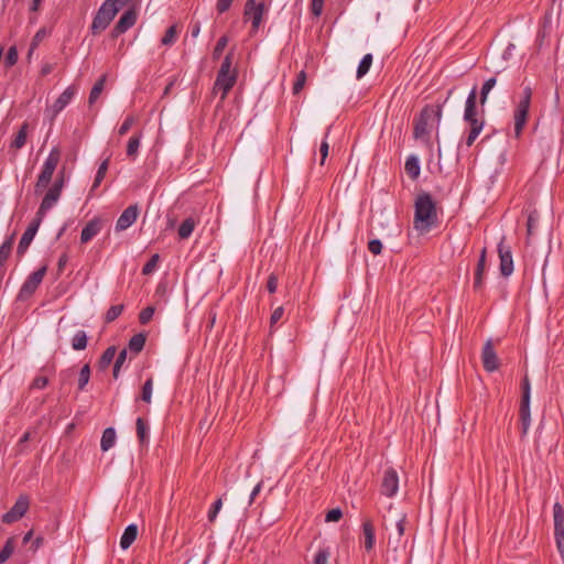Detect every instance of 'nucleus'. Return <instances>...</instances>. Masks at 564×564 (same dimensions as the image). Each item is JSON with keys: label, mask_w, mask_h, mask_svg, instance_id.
I'll return each instance as SVG.
<instances>
[{"label": "nucleus", "mask_w": 564, "mask_h": 564, "mask_svg": "<svg viewBox=\"0 0 564 564\" xmlns=\"http://www.w3.org/2000/svg\"><path fill=\"white\" fill-rule=\"evenodd\" d=\"M438 223L436 204L427 192L417 194L414 202V229L421 234L429 232Z\"/></svg>", "instance_id": "f257e3e1"}, {"label": "nucleus", "mask_w": 564, "mask_h": 564, "mask_svg": "<svg viewBox=\"0 0 564 564\" xmlns=\"http://www.w3.org/2000/svg\"><path fill=\"white\" fill-rule=\"evenodd\" d=\"M443 115V106H425L414 121L413 137L430 144L433 130L438 131Z\"/></svg>", "instance_id": "f03ea898"}, {"label": "nucleus", "mask_w": 564, "mask_h": 564, "mask_svg": "<svg viewBox=\"0 0 564 564\" xmlns=\"http://www.w3.org/2000/svg\"><path fill=\"white\" fill-rule=\"evenodd\" d=\"M477 87L474 86L469 91L464 110V121L470 126L468 135L466 137L465 143L469 148L474 144L484 129L485 122L477 118Z\"/></svg>", "instance_id": "7ed1b4c3"}, {"label": "nucleus", "mask_w": 564, "mask_h": 564, "mask_svg": "<svg viewBox=\"0 0 564 564\" xmlns=\"http://www.w3.org/2000/svg\"><path fill=\"white\" fill-rule=\"evenodd\" d=\"M532 89L530 86H525L522 90V96L517 104L513 112L514 119V137L518 139L521 137L523 128L528 121L529 110L531 106Z\"/></svg>", "instance_id": "20e7f679"}, {"label": "nucleus", "mask_w": 564, "mask_h": 564, "mask_svg": "<svg viewBox=\"0 0 564 564\" xmlns=\"http://www.w3.org/2000/svg\"><path fill=\"white\" fill-rule=\"evenodd\" d=\"M61 152L57 148H53L45 159L42 171L37 177L35 184V193L40 194L44 188L48 186L52 181L53 174L59 163Z\"/></svg>", "instance_id": "39448f33"}, {"label": "nucleus", "mask_w": 564, "mask_h": 564, "mask_svg": "<svg viewBox=\"0 0 564 564\" xmlns=\"http://www.w3.org/2000/svg\"><path fill=\"white\" fill-rule=\"evenodd\" d=\"M522 398L519 409L521 434L527 435L531 425V412H530V400H531V383L525 375L521 383Z\"/></svg>", "instance_id": "423d86ee"}, {"label": "nucleus", "mask_w": 564, "mask_h": 564, "mask_svg": "<svg viewBox=\"0 0 564 564\" xmlns=\"http://www.w3.org/2000/svg\"><path fill=\"white\" fill-rule=\"evenodd\" d=\"M63 187L64 180L63 176H61L53 183V185L45 193L35 217H37L41 220L44 219L47 212H50L59 200Z\"/></svg>", "instance_id": "0eeeda50"}, {"label": "nucleus", "mask_w": 564, "mask_h": 564, "mask_svg": "<svg viewBox=\"0 0 564 564\" xmlns=\"http://www.w3.org/2000/svg\"><path fill=\"white\" fill-rule=\"evenodd\" d=\"M117 13V8L113 7L112 2L106 0L93 20L91 32L97 34L106 30Z\"/></svg>", "instance_id": "6e6552de"}, {"label": "nucleus", "mask_w": 564, "mask_h": 564, "mask_svg": "<svg viewBox=\"0 0 564 564\" xmlns=\"http://www.w3.org/2000/svg\"><path fill=\"white\" fill-rule=\"evenodd\" d=\"M78 89L75 85L68 86L54 101L53 105L46 107L45 116L51 121H54L56 116L72 101Z\"/></svg>", "instance_id": "1a4fd4ad"}, {"label": "nucleus", "mask_w": 564, "mask_h": 564, "mask_svg": "<svg viewBox=\"0 0 564 564\" xmlns=\"http://www.w3.org/2000/svg\"><path fill=\"white\" fill-rule=\"evenodd\" d=\"M46 270H47V267L43 265L40 269H37L36 271H34L25 280V282L23 283V285L21 286V290L19 292L20 299L24 300V299L31 296L35 292V290L41 284L42 280L46 273Z\"/></svg>", "instance_id": "9d476101"}, {"label": "nucleus", "mask_w": 564, "mask_h": 564, "mask_svg": "<svg viewBox=\"0 0 564 564\" xmlns=\"http://www.w3.org/2000/svg\"><path fill=\"white\" fill-rule=\"evenodd\" d=\"M30 506V500L28 496L21 495L13 507L2 516V521L4 523H13L21 519L28 511Z\"/></svg>", "instance_id": "9b49d317"}, {"label": "nucleus", "mask_w": 564, "mask_h": 564, "mask_svg": "<svg viewBox=\"0 0 564 564\" xmlns=\"http://www.w3.org/2000/svg\"><path fill=\"white\" fill-rule=\"evenodd\" d=\"M498 254L500 259V273L502 276L508 278L513 272V259L510 248L505 246V237L498 243Z\"/></svg>", "instance_id": "f8f14e48"}, {"label": "nucleus", "mask_w": 564, "mask_h": 564, "mask_svg": "<svg viewBox=\"0 0 564 564\" xmlns=\"http://www.w3.org/2000/svg\"><path fill=\"white\" fill-rule=\"evenodd\" d=\"M399 490L398 473L393 468H387L383 473L381 482V494L387 497H393Z\"/></svg>", "instance_id": "ddd939ff"}, {"label": "nucleus", "mask_w": 564, "mask_h": 564, "mask_svg": "<svg viewBox=\"0 0 564 564\" xmlns=\"http://www.w3.org/2000/svg\"><path fill=\"white\" fill-rule=\"evenodd\" d=\"M481 360L484 369L488 372H494L499 368L498 356L495 351L491 339H488L482 347Z\"/></svg>", "instance_id": "4468645a"}, {"label": "nucleus", "mask_w": 564, "mask_h": 564, "mask_svg": "<svg viewBox=\"0 0 564 564\" xmlns=\"http://www.w3.org/2000/svg\"><path fill=\"white\" fill-rule=\"evenodd\" d=\"M235 83L236 74H218L214 85V93H220V100H225L228 91L232 88Z\"/></svg>", "instance_id": "2eb2a0df"}, {"label": "nucleus", "mask_w": 564, "mask_h": 564, "mask_svg": "<svg viewBox=\"0 0 564 564\" xmlns=\"http://www.w3.org/2000/svg\"><path fill=\"white\" fill-rule=\"evenodd\" d=\"M138 215L139 208L137 205H131L128 208H126L116 223V230L123 231L128 229L132 224H134V221L138 218Z\"/></svg>", "instance_id": "dca6fc26"}, {"label": "nucleus", "mask_w": 564, "mask_h": 564, "mask_svg": "<svg viewBox=\"0 0 564 564\" xmlns=\"http://www.w3.org/2000/svg\"><path fill=\"white\" fill-rule=\"evenodd\" d=\"M43 220L35 217L32 223L29 225L24 234L22 235L19 246H18V252L24 253L29 246L31 245L32 240L34 239L39 227Z\"/></svg>", "instance_id": "f3484780"}, {"label": "nucleus", "mask_w": 564, "mask_h": 564, "mask_svg": "<svg viewBox=\"0 0 564 564\" xmlns=\"http://www.w3.org/2000/svg\"><path fill=\"white\" fill-rule=\"evenodd\" d=\"M245 15L251 20L253 29H258L262 21L263 4L257 3L256 0H247Z\"/></svg>", "instance_id": "a211bd4d"}, {"label": "nucleus", "mask_w": 564, "mask_h": 564, "mask_svg": "<svg viewBox=\"0 0 564 564\" xmlns=\"http://www.w3.org/2000/svg\"><path fill=\"white\" fill-rule=\"evenodd\" d=\"M137 21V14L133 10L126 11L117 22L112 35L118 36L134 25Z\"/></svg>", "instance_id": "6ab92c4d"}, {"label": "nucleus", "mask_w": 564, "mask_h": 564, "mask_svg": "<svg viewBox=\"0 0 564 564\" xmlns=\"http://www.w3.org/2000/svg\"><path fill=\"white\" fill-rule=\"evenodd\" d=\"M486 261H487V249L482 248L480 251V256L476 265L475 270V276H474V290L480 291L484 286V274L486 269Z\"/></svg>", "instance_id": "aec40b11"}, {"label": "nucleus", "mask_w": 564, "mask_h": 564, "mask_svg": "<svg viewBox=\"0 0 564 564\" xmlns=\"http://www.w3.org/2000/svg\"><path fill=\"white\" fill-rule=\"evenodd\" d=\"M101 230V223L99 219L90 220L82 230L80 241L82 243H86L91 240Z\"/></svg>", "instance_id": "412c9836"}, {"label": "nucleus", "mask_w": 564, "mask_h": 564, "mask_svg": "<svg viewBox=\"0 0 564 564\" xmlns=\"http://www.w3.org/2000/svg\"><path fill=\"white\" fill-rule=\"evenodd\" d=\"M404 170L411 180H416L421 173L420 160L412 154L406 158Z\"/></svg>", "instance_id": "4be33fe9"}, {"label": "nucleus", "mask_w": 564, "mask_h": 564, "mask_svg": "<svg viewBox=\"0 0 564 564\" xmlns=\"http://www.w3.org/2000/svg\"><path fill=\"white\" fill-rule=\"evenodd\" d=\"M137 535H138V527H137V524H129L124 529V531H123V533L121 535L120 546L123 550H127L135 541Z\"/></svg>", "instance_id": "5701e85b"}, {"label": "nucleus", "mask_w": 564, "mask_h": 564, "mask_svg": "<svg viewBox=\"0 0 564 564\" xmlns=\"http://www.w3.org/2000/svg\"><path fill=\"white\" fill-rule=\"evenodd\" d=\"M362 533L365 536V549L371 551L376 542L375 528L371 521L367 520L362 523Z\"/></svg>", "instance_id": "b1692460"}, {"label": "nucleus", "mask_w": 564, "mask_h": 564, "mask_svg": "<svg viewBox=\"0 0 564 564\" xmlns=\"http://www.w3.org/2000/svg\"><path fill=\"white\" fill-rule=\"evenodd\" d=\"M116 431L113 427H107L101 436L100 447L104 452L109 451L116 443Z\"/></svg>", "instance_id": "393cba45"}, {"label": "nucleus", "mask_w": 564, "mask_h": 564, "mask_svg": "<svg viewBox=\"0 0 564 564\" xmlns=\"http://www.w3.org/2000/svg\"><path fill=\"white\" fill-rule=\"evenodd\" d=\"M553 517L554 532L564 531V509L558 502H555L553 506Z\"/></svg>", "instance_id": "a878e982"}, {"label": "nucleus", "mask_w": 564, "mask_h": 564, "mask_svg": "<svg viewBox=\"0 0 564 564\" xmlns=\"http://www.w3.org/2000/svg\"><path fill=\"white\" fill-rule=\"evenodd\" d=\"M372 54L368 53L366 54L361 61L358 64L357 72H356V78L361 79L370 69L372 65Z\"/></svg>", "instance_id": "bb28decb"}, {"label": "nucleus", "mask_w": 564, "mask_h": 564, "mask_svg": "<svg viewBox=\"0 0 564 564\" xmlns=\"http://www.w3.org/2000/svg\"><path fill=\"white\" fill-rule=\"evenodd\" d=\"M137 435L142 445L148 444L149 442V426L143 421V419L138 417L135 421Z\"/></svg>", "instance_id": "cd10ccee"}, {"label": "nucleus", "mask_w": 564, "mask_h": 564, "mask_svg": "<svg viewBox=\"0 0 564 564\" xmlns=\"http://www.w3.org/2000/svg\"><path fill=\"white\" fill-rule=\"evenodd\" d=\"M195 226V220L192 217L186 218L178 227L180 238L187 239L193 234Z\"/></svg>", "instance_id": "c85d7f7f"}, {"label": "nucleus", "mask_w": 564, "mask_h": 564, "mask_svg": "<svg viewBox=\"0 0 564 564\" xmlns=\"http://www.w3.org/2000/svg\"><path fill=\"white\" fill-rule=\"evenodd\" d=\"M144 345H145V336L143 334H137L130 339L129 349L134 355H138L143 349Z\"/></svg>", "instance_id": "c756f323"}, {"label": "nucleus", "mask_w": 564, "mask_h": 564, "mask_svg": "<svg viewBox=\"0 0 564 564\" xmlns=\"http://www.w3.org/2000/svg\"><path fill=\"white\" fill-rule=\"evenodd\" d=\"M28 135V124L24 123L11 143V148L19 150L24 147Z\"/></svg>", "instance_id": "7c9ffc66"}, {"label": "nucleus", "mask_w": 564, "mask_h": 564, "mask_svg": "<svg viewBox=\"0 0 564 564\" xmlns=\"http://www.w3.org/2000/svg\"><path fill=\"white\" fill-rule=\"evenodd\" d=\"M178 32L180 31L176 25L170 26L161 40L162 45H165V46L173 45L177 40Z\"/></svg>", "instance_id": "2f4dec72"}, {"label": "nucleus", "mask_w": 564, "mask_h": 564, "mask_svg": "<svg viewBox=\"0 0 564 564\" xmlns=\"http://www.w3.org/2000/svg\"><path fill=\"white\" fill-rule=\"evenodd\" d=\"M87 346V335L84 330H78L72 340V347L75 350H83Z\"/></svg>", "instance_id": "473e14b6"}, {"label": "nucleus", "mask_w": 564, "mask_h": 564, "mask_svg": "<svg viewBox=\"0 0 564 564\" xmlns=\"http://www.w3.org/2000/svg\"><path fill=\"white\" fill-rule=\"evenodd\" d=\"M14 539L10 538L0 552V564L6 563L14 552Z\"/></svg>", "instance_id": "72a5a7b5"}, {"label": "nucleus", "mask_w": 564, "mask_h": 564, "mask_svg": "<svg viewBox=\"0 0 564 564\" xmlns=\"http://www.w3.org/2000/svg\"><path fill=\"white\" fill-rule=\"evenodd\" d=\"M106 83V75L101 76L100 79L94 85L89 95V104H94L100 96Z\"/></svg>", "instance_id": "f704fd0d"}, {"label": "nucleus", "mask_w": 564, "mask_h": 564, "mask_svg": "<svg viewBox=\"0 0 564 564\" xmlns=\"http://www.w3.org/2000/svg\"><path fill=\"white\" fill-rule=\"evenodd\" d=\"M13 243V237H10L7 241H4L0 246V268L2 269L4 262L10 256L11 249Z\"/></svg>", "instance_id": "c9c22d12"}, {"label": "nucleus", "mask_w": 564, "mask_h": 564, "mask_svg": "<svg viewBox=\"0 0 564 564\" xmlns=\"http://www.w3.org/2000/svg\"><path fill=\"white\" fill-rule=\"evenodd\" d=\"M108 165H109V160L108 159L105 160L104 162H101V164L99 165L97 174H96L95 180H94V184H93L91 191L97 188L100 185V183L102 182V180L105 178V175H106L107 170H108Z\"/></svg>", "instance_id": "e433bc0d"}, {"label": "nucleus", "mask_w": 564, "mask_h": 564, "mask_svg": "<svg viewBox=\"0 0 564 564\" xmlns=\"http://www.w3.org/2000/svg\"><path fill=\"white\" fill-rule=\"evenodd\" d=\"M141 135H133L129 139L127 144L128 156L134 158L140 148Z\"/></svg>", "instance_id": "4c0bfd02"}, {"label": "nucleus", "mask_w": 564, "mask_h": 564, "mask_svg": "<svg viewBox=\"0 0 564 564\" xmlns=\"http://www.w3.org/2000/svg\"><path fill=\"white\" fill-rule=\"evenodd\" d=\"M115 356H116V348L113 346L108 347L104 351V354H102V356L100 358V361H99L100 367L101 368H107L112 362Z\"/></svg>", "instance_id": "58836bf2"}, {"label": "nucleus", "mask_w": 564, "mask_h": 564, "mask_svg": "<svg viewBox=\"0 0 564 564\" xmlns=\"http://www.w3.org/2000/svg\"><path fill=\"white\" fill-rule=\"evenodd\" d=\"M89 378H90V368H89L88 365H85L80 369V372H79V378H78V388H79V390H84V388L89 382Z\"/></svg>", "instance_id": "ea45409f"}, {"label": "nucleus", "mask_w": 564, "mask_h": 564, "mask_svg": "<svg viewBox=\"0 0 564 564\" xmlns=\"http://www.w3.org/2000/svg\"><path fill=\"white\" fill-rule=\"evenodd\" d=\"M152 391H153V380H152V378H149L142 388L141 399L144 402L150 403L151 399H152Z\"/></svg>", "instance_id": "a19ab883"}, {"label": "nucleus", "mask_w": 564, "mask_h": 564, "mask_svg": "<svg viewBox=\"0 0 564 564\" xmlns=\"http://www.w3.org/2000/svg\"><path fill=\"white\" fill-rule=\"evenodd\" d=\"M123 311V305H112L106 313V321H115Z\"/></svg>", "instance_id": "79ce46f5"}, {"label": "nucleus", "mask_w": 564, "mask_h": 564, "mask_svg": "<svg viewBox=\"0 0 564 564\" xmlns=\"http://www.w3.org/2000/svg\"><path fill=\"white\" fill-rule=\"evenodd\" d=\"M343 518L340 508H334L325 514V522H338Z\"/></svg>", "instance_id": "37998d69"}, {"label": "nucleus", "mask_w": 564, "mask_h": 564, "mask_svg": "<svg viewBox=\"0 0 564 564\" xmlns=\"http://www.w3.org/2000/svg\"><path fill=\"white\" fill-rule=\"evenodd\" d=\"M153 314H154V307L153 306H148L145 307L144 310L141 311L140 315H139V321L141 324H148L151 318L153 317Z\"/></svg>", "instance_id": "c03bdc74"}, {"label": "nucleus", "mask_w": 564, "mask_h": 564, "mask_svg": "<svg viewBox=\"0 0 564 564\" xmlns=\"http://www.w3.org/2000/svg\"><path fill=\"white\" fill-rule=\"evenodd\" d=\"M158 262H159V254H153L151 257V259L144 264V267L142 269L143 274L152 273L155 270Z\"/></svg>", "instance_id": "a18cd8bd"}, {"label": "nucleus", "mask_w": 564, "mask_h": 564, "mask_svg": "<svg viewBox=\"0 0 564 564\" xmlns=\"http://www.w3.org/2000/svg\"><path fill=\"white\" fill-rule=\"evenodd\" d=\"M227 44H228L227 36H221L217 41V44H216V46L214 48V53H213L214 58H219V56L221 55V53L225 50V47L227 46Z\"/></svg>", "instance_id": "49530a36"}, {"label": "nucleus", "mask_w": 564, "mask_h": 564, "mask_svg": "<svg viewBox=\"0 0 564 564\" xmlns=\"http://www.w3.org/2000/svg\"><path fill=\"white\" fill-rule=\"evenodd\" d=\"M231 58H232L231 54H228L225 57V59L221 63L218 74H225V75L226 74H236L235 72H231V65H232Z\"/></svg>", "instance_id": "de8ad7c7"}, {"label": "nucleus", "mask_w": 564, "mask_h": 564, "mask_svg": "<svg viewBox=\"0 0 564 564\" xmlns=\"http://www.w3.org/2000/svg\"><path fill=\"white\" fill-rule=\"evenodd\" d=\"M554 538L556 541L557 551L561 554V557L564 562V531L554 532Z\"/></svg>", "instance_id": "09e8293b"}, {"label": "nucleus", "mask_w": 564, "mask_h": 564, "mask_svg": "<svg viewBox=\"0 0 564 564\" xmlns=\"http://www.w3.org/2000/svg\"><path fill=\"white\" fill-rule=\"evenodd\" d=\"M368 250L375 254V256H378L381 253L382 251V242L380 239H371L369 242H368Z\"/></svg>", "instance_id": "8fccbe9b"}, {"label": "nucleus", "mask_w": 564, "mask_h": 564, "mask_svg": "<svg viewBox=\"0 0 564 564\" xmlns=\"http://www.w3.org/2000/svg\"><path fill=\"white\" fill-rule=\"evenodd\" d=\"M305 80H306V75L305 73L302 70L297 75V78L293 85V93L296 95L299 94L302 88L304 87V84H305Z\"/></svg>", "instance_id": "3c124183"}, {"label": "nucleus", "mask_w": 564, "mask_h": 564, "mask_svg": "<svg viewBox=\"0 0 564 564\" xmlns=\"http://www.w3.org/2000/svg\"><path fill=\"white\" fill-rule=\"evenodd\" d=\"M134 121H135L134 117H132V116L127 117L126 120L123 121V123L118 129V133L120 135H124L130 130V128L133 126Z\"/></svg>", "instance_id": "603ef678"}, {"label": "nucleus", "mask_w": 564, "mask_h": 564, "mask_svg": "<svg viewBox=\"0 0 564 564\" xmlns=\"http://www.w3.org/2000/svg\"><path fill=\"white\" fill-rule=\"evenodd\" d=\"M18 61V51L14 46L10 47L8 53H7V57H6V64L7 66H12L17 63Z\"/></svg>", "instance_id": "864d4df0"}, {"label": "nucleus", "mask_w": 564, "mask_h": 564, "mask_svg": "<svg viewBox=\"0 0 564 564\" xmlns=\"http://www.w3.org/2000/svg\"><path fill=\"white\" fill-rule=\"evenodd\" d=\"M221 507H223V501H221V499L216 500V501H215V503H214V506H213V508H212V509L209 510V512H208V520H209L210 522H214V521H215V519H216V517H217L218 512L220 511Z\"/></svg>", "instance_id": "5fc2aeb1"}, {"label": "nucleus", "mask_w": 564, "mask_h": 564, "mask_svg": "<svg viewBox=\"0 0 564 564\" xmlns=\"http://www.w3.org/2000/svg\"><path fill=\"white\" fill-rule=\"evenodd\" d=\"M328 133H329V129L326 131V133H325V138H324V140H323V142H322V144H321V147H319V152H321V154H322V159H321V161H319V165H323V164H324L325 158H326V156H327V154H328V149H329V148H328V143H327V141H326V139H327V137H328Z\"/></svg>", "instance_id": "6e6d98bb"}, {"label": "nucleus", "mask_w": 564, "mask_h": 564, "mask_svg": "<svg viewBox=\"0 0 564 564\" xmlns=\"http://www.w3.org/2000/svg\"><path fill=\"white\" fill-rule=\"evenodd\" d=\"M48 379L43 376H37L34 378V380L31 383L32 389H43L47 386Z\"/></svg>", "instance_id": "4d7b16f0"}, {"label": "nucleus", "mask_w": 564, "mask_h": 564, "mask_svg": "<svg viewBox=\"0 0 564 564\" xmlns=\"http://www.w3.org/2000/svg\"><path fill=\"white\" fill-rule=\"evenodd\" d=\"M283 314H284V310L282 306H279L273 311V313L271 314V317H270L271 327L273 325H275L283 317Z\"/></svg>", "instance_id": "13d9d810"}, {"label": "nucleus", "mask_w": 564, "mask_h": 564, "mask_svg": "<svg viewBox=\"0 0 564 564\" xmlns=\"http://www.w3.org/2000/svg\"><path fill=\"white\" fill-rule=\"evenodd\" d=\"M267 289L270 293H274L278 289V276L271 273L268 278Z\"/></svg>", "instance_id": "bf43d9fd"}, {"label": "nucleus", "mask_w": 564, "mask_h": 564, "mask_svg": "<svg viewBox=\"0 0 564 564\" xmlns=\"http://www.w3.org/2000/svg\"><path fill=\"white\" fill-rule=\"evenodd\" d=\"M46 35H47L46 30H45V29H40V30L35 33L34 37H33V41H32V47H33V48H34V47H36V46L39 45V43H40L41 41H43V39H44Z\"/></svg>", "instance_id": "052dcab7"}, {"label": "nucleus", "mask_w": 564, "mask_h": 564, "mask_svg": "<svg viewBox=\"0 0 564 564\" xmlns=\"http://www.w3.org/2000/svg\"><path fill=\"white\" fill-rule=\"evenodd\" d=\"M232 1L234 0H218L216 4L217 11L219 13L226 12L230 8Z\"/></svg>", "instance_id": "680f3d73"}, {"label": "nucleus", "mask_w": 564, "mask_h": 564, "mask_svg": "<svg viewBox=\"0 0 564 564\" xmlns=\"http://www.w3.org/2000/svg\"><path fill=\"white\" fill-rule=\"evenodd\" d=\"M405 520H406V517L404 514H402L401 518L395 523L399 538H401L404 534Z\"/></svg>", "instance_id": "e2e57ef3"}, {"label": "nucleus", "mask_w": 564, "mask_h": 564, "mask_svg": "<svg viewBox=\"0 0 564 564\" xmlns=\"http://www.w3.org/2000/svg\"><path fill=\"white\" fill-rule=\"evenodd\" d=\"M497 84V78L496 77H490L488 78L481 88L486 89L488 93L491 91V89L496 86Z\"/></svg>", "instance_id": "0e129e2a"}, {"label": "nucleus", "mask_w": 564, "mask_h": 564, "mask_svg": "<svg viewBox=\"0 0 564 564\" xmlns=\"http://www.w3.org/2000/svg\"><path fill=\"white\" fill-rule=\"evenodd\" d=\"M126 359H127V349H122V350L119 352V355H118V357H117V359H116V362H115V364H116L118 367H121V366L124 364Z\"/></svg>", "instance_id": "69168bd1"}, {"label": "nucleus", "mask_w": 564, "mask_h": 564, "mask_svg": "<svg viewBox=\"0 0 564 564\" xmlns=\"http://www.w3.org/2000/svg\"><path fill=\"white\" fill-rule=\"evenodd\" d=\"M261 487H262V482H258L257 486L252 489L251 494H250V499H249V505L252 503V501L254 500L256 496L260 492L261 490Z\"/></svg>", "instance_id": "338daca9"}, {"label": "nucleus", "mask_w": 564, "mask_h": 564, "mask_svg": "<svg viewBox=\"0 0 564 564\" xmlns=\"http://www.w3.org/2000/svg\"><path fill=\"white\" fill-rule=\"evenodd\" d=\"M53 70V65L52 64H44L41 68V75L42 76H46L48 75Z\"/></svg>", "instance_id": "774afa93"}]
</instances>
